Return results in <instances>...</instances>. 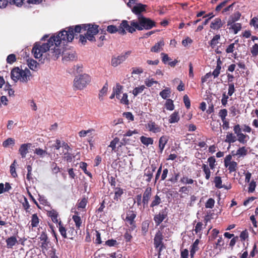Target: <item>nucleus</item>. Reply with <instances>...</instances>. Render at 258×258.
Returning <instances> with one entry per match:
<instances>
[{"label": "nucleus", "mask_w": 258, "mask_h": 258, "mask_svg": "<svg viewBox=\"0 0 258 258\" xmlns=\"http://www.w3.org/2000/svg\"><path fill=\"white\" fill-rule=\"evenodd\" d=\"M255 182L254 181H251L249 183L248 191L250 193L253 192L255 190Z\"/></svg>", "instance_id": "63"}, {"label": "nucleus", "mask_w": 258, "mask_h": 258, "mask_svg": "<svg viewBox=\"0 0 258 258\" xmlns=\"http://www.w3.org/2000/svg\"><path fill=\"white\" fill-rule=\"evenodd\" d=\"M31 222L32 227H36L37 226L39 223V219L36 214H34L32 215Z\"/></svg>", "instance_id": "44"}, {"label": "nucleus", "mask_w": 258, "mask_h": 258, "mask_svg": "<svg viewBox=\"0 0 258 258\" xmlns=\"http://www.w3.org/2000/svg\"><path fill=\"white\" fill-rule=\"evenodd\" d=\"M228 94L231 96L235 92V89L233 83H228Z\"/></svg>", "instance_id": "49"}, {"label": "nucleus", "mask_w": 258, "mask_h": 258, "mask_svg": "<svg viewBox=\"0 0 258 258\" xmlns=\"http://www.w3.org/2000/svg\"><path fill=\"white\" fill-rule=\"evenodd\" d=\"M31 146V144H24L20 146L19 152L22 158H25L28 152V149L30 148Z\"/></svg>", "instance_id": "20"}, {"label": "nucleus", "mask_w": 258, "mask_h": 258, "mask_svg": "<svg viewBox=\"0 0 258 258\" xmlns=\"http://www.w3.org/2000/svg\"><path fill=\"white\" fill-rule=\"evenodd\" d=\"M241 16V14L239 12H236L230 16L228 21V25H232L235 22L238 21Z\"/></svg>", "instance_id": "26"}, {"label": "nucleus", "mask_w": 258, "mask_h": 258, "mask_svg": "<svg viewBox=\"0 0 258 258\" xmlns=\"http://www.w3.org/2000/svg\"><path fill=\"white\" fill-rule=\"evenodd\" d=\"M153 172L150 169H146L144 175L147 176L148 178L146 179L147 182H150L153 177Z\"/></svg>", "instance_id": "59"}, {"label": "nucleus", "mask_w": 258, "mask_h": 258, "mask_svg": "<svg viewBox=\"0 0 258 258\" xmlns=\"http://www.w3.org/2000/svg\"><path fill=\"white\" fill-rule=\"evenodd\" d=\"M91 81V77L86 74H81L76 76L73 81V87L75 90H82L90 84Z\"/></svg>", "instance_id": "6"}, {"label": "nucleus", "mask_w": 258, "mask_h": 258, "mask_svg": "<svg viewBox=\"0 0 258 258\" xmlns=\"http://www.w3.org/2000/svg\"><path fill=\"white\" fill-rule=\"evenodd\" d=\"M171 93L170 89L169 88H166L160 92V96L164 99H167L170 97Z\"/></svg>", "instance_id": "30"}, {"label": "nucleus", "mask_w": 258, "mask_h": 258, "mask_svg": "<svg viewBox=\"0 0 258 258\" xmlns=\"http://www.w3.org/2000/svg\"><path fill=\"white\" fill-rule=\"evenodd\" d=\"M202 226L203 224L202 222H198L195 226V228L194 231H195L196 234H198L199 233H201L202 230Z\"/></svg>", "instance_id": "64"}, {"label": "nucleus", "mask_w": 258, "mask_h": 258, "mask_svg": "<svg viewBox=\"0 0 258 258\" xmlns=\"http://www.w3.org/2000/svg\"><path fill=\"white\" fill-rule=\"evenodd\" d=\"M221 69V62L218 61L217 65L216 68L213 71L212 74H211V75H213L215 78H217L220 73Z\"/></svg>", "instance_id": "40"}, {"label": "nucleus", "mask_w": 258, "mask_h": 258, "mask_svg": "<svg viewBox=\"0 0 258 258\" xmlns=\"http://www.w3.org/2000/svg\"><path fill=\"white\" fill-rule=\"evenodd\" d=\"M105 244L107 245H108L110 247H111V246H114L116 245L117 244V242L116 240L111 239H109V240H107L105 242Z\"/></svg>", "instance_id": "62"}, {"label": "nucleus", "mask_w": 258, "mask_h": 258, "mask_svg": "<svg viewBox=\"0 0 258 258\" xmlns=\"http://www.w3.org/2000/svg\"><path fill=\"white\" fill-rule=\"evenodd\" d=\"M15 144V140L13 138H9L3 143V146L5 148H7L10 145H14Z\"/></svg>", "instance_id": "45"}, {"label": "nucleus", "mask_w": 258, "mask_h": 258, "mask_svg": "<svg viewBox=\"0 0 258 258\" xmlns=\"http://www.w3.org/2000/svg\"><path fill=\"white\" fill-rule=\"evenodd\" d=\"M140 140L142 144L147 146L149 145H152L153 144V140L152 138H148L144 136H142L140 138Z\"/></svg>", "instance_id": "28"}, {"label": "nucleus", "mask_w": 258, "mask_h": 258, "mask_svg": "<svg viewBox=\"0 0 258 258\" xmlns=\"http://www.w3.org/2000/svg\"><path fill=\"white\" fill-rule=\"evenodd\" d=\"M58 229L60 233L62 235V236L64 238L67 237V233H66V230L65 228L62 226L61 224V221H59L58 223Z\"/></svg>", "instance_id": "48"}, {"label": "nucleus", "mask_w": 258, "mask_h": 258, "mask_svg": "<svg viewBox=\"0 0 258 258\" xmlns=\"http://www.w3.org/2000/svg\"><path fill=\"white\" fill-rule=\"evenodd\" d=\"M237 140V137L231 133H228L225 142L229 144L233 143Z\"/></svg>", "instance_id": "27"}, {"label": "nucleus", "mask_w": 258, "mask_h": 258, "mask_svg": "<svg viewBox=\"0 0 258 258\" xmlns=\"http://www.w3.org/2000/svg\"><path fill=\"white\" fill-rule=\"evenodd\" d=\"M108 91V86L107 84L103 87V88L100 91L99 94V98L100 100H103V96L106 94Z\"/></svg>", "instance_id": "39"}, {"label": "nucleus", "mask_w": 258, "mask_h": 258, "mask_svg": "<svg viewBox=\"0 0 258 258\" xmlns=\"http://www.w3.org/2000/svg\"><path fill=\"white\" fill-rule=\"evenodd\" d=\"M30 76L31 73L28 69L22 70L19 67L14 68L11 73V78L15 82L19 80L26 83L30 79Z\"/></svg>", "instance_id": "4"}, {"label": "nucleus", "mask_w": 258, "mask_h": 258, "mask_svg": "<svg viewBox=\"0 0 258 258\" xmlns=\"http://www.w3.org/2000/svg\"><path fill=\"white\" fill-rule=\"evenodd\" d=\"M6 242L8 248H13V246L18 243V240L16 236H12L7 238Z\"/></svg>", "instance_id": "22"}, {"label": "nucleus", "mask_w": 258, "mask_h": 258, "mask_svg": "<svg viewBox=\"0 0 258 258\" xmlns=\"http://www.w3.org/2000/svg\"><path fill=\"white\" fill-rule=\"evenodd\" d=\"M132 51L129 50L124 53L120 54L117 56H113L111 58V64L112 66L116 67L124 62L129 55L131 54Z\"/></svg>", "instance_id": "8"}, {"label": "nucleus", "mask_w": 258, "mask_h": 258, "mask_svg": "<svg viewBox=\"0 0 258 258\" xmlns=\"http://www.w3.org/2000/svg\"><path fill=\"white\" fill-rule=\"evenodd\" d=\"M123 194V189L120 187H115L114 189V200L118 201L120 197Z\"/></svg>", "instance_id": "31"}, {"label": "nucleus", "mask_w": 258, "mask_h": 258, "mask_svg": "<svg viewBox=\"0 0 258 258\" xmlns=\"http://www.w3.org/2000/svg\"><path fill=\"white\" fill-rule=\"evenodd\" d=\"M167 217V208L161 210L158 214L154 216V220L157 226L159 225Z\"/></svg>", "instance_id": "12"}, {"label": "nucleus", "mask_w": 258, "mask_h": 258, "mask_svg": "<svg viewBox=\"0 0 258 258\" xmlns=\"http://www.w3.org/2000/svg\"><path fill=\"white\" fill-rule=\"evenodd\" d=\"M214 182L215 183V186L216 187L218 188H221L223 187V186L222 185V179L219 176H216L214 178Z\"/></svg>", "instance_id": "43"}, {"label": "nucleus", "mask_w": 258, "mask_h": 258, "mask_svg": "<svg viewBox=\"0 0 258 258\" xmlns=\"http://www.w3.org/2000/svg\"><path fill=\"white\" fill-rule=\"evenodd\" d=\"M52 46H53V43L49 38L46 43L36 42L33 47L32 52L36 58H40L44 56L47 59L46 52L49 51L50 48Z\"/></svg>", "instance_id": "2"}, {"label": "nucleus", "mask_w": 258, "mask_h": 258, "mask_svg": "<svg viewBox=\"0 0 258 258\" xmlns=\"http://www.w3.org/2000/svg\"><path fill=\"white\" fill-rule=\"evenodd\" d=\"M84 31L87 30L86 36L88 40L90 41L95 40L94 35L98 32V26L92 24H83Z\"/></svg>", "instance_id": "7"}, {"label": "nucleus", "mask_w": 258, "mask_h": 258, "mask_svg": "<svg viewBox=\"0 0 258 258\" xmlns=\"http://www.w3.org/2000/svg\"><path fill=\"white\" fill-rule=\"evenodd\" d=\"M220 39V35L217 34L214 36L212 39L209 42L210 46L212 48H214L219 43V40Z\"/></svg>", "instance_id": "33"}, {"label": "nucleus", "mask_w": 258, "mask_h": 258, "mask_svg": "<svg viewBox=\"0 0 258 258\" xmlns=\"http://www.w3.org/2000/svg\"><path fill=\"white\" fill-rule=\"evenodd\" d=\"M83 26V24L82 25H77L75 27L74 26V36L77 35L78 33H81L82 31L84 30V28Z\"/></svg>", "instance_id": "46"}, {"label": "nucleus", "mask_w": 258, "mask_h": 258, "mask_svg": "<svg viewBox=\"0 0 258 258\" xmlns=\"http://www.w3.org/2000/svg\"><path fill=\"white\" fill-rule=\"evenodd\" d=\"M248 153V148L245 147L239 148L234 153V151L232 152L233 156H236L238 158L244 157Z\"/></svg>", "instance_id": "17"}, {"label": "nucleus", "mask_w": 258, "mask_h": 258, "mask_svg": "<svg viewBox=\"0 0 258 258\" xmlns=\"http://www.w3.org/2000/svg\"><path fill=\"white\" fill-rule=\"evenodd\" d=\"M145 89V86L144 85H141L140 86L136 87L133 90V94L135 97L137 96L138 95L142 93L144 90Z\"/></svg>", "instance_id": "35"}, {"label": "nucleus", "mask_w": 258, "mask_h": 258, "mask_svg": "<svg viewBox=\"0 0 258 258\" xmlns=\"http://www.w3.org/2000/svg\"><path fill=\"white\" fill-rule=\"evenodd\" d=\"M180 119L179 115L178 112L174 111L172 113L168 119V121L170 123H174L177 122Z\"/></svg>", "instance_id": "25"}, {"label": "nucleus", "mask_w": 258, "mask_h": 258, "mask_svg": "<svg viewBox=\"0 0 258 258\" xmlns=\"http://www.w3.org/2000/svg\"><path fill=\"white\" fill-rule=\"evenodd\" d=\"M229 95L228 94H226V92H224L222 94V97L221 99V103L222 105L225 106L227 104L228 99L229 98Z\"/></svg>", "instance_id": "53"}, {"label": "nucleus", "mask_w": 258, "mask_h": 258, "mask_svg": "<svg viewBox=\"0 0 258 258\" xmlns=\"http://www.w3.org/2000/svg\"><path fill=\"white\" fill-rule=\"evenodd\" d=\"M154 26H155V22L142 15L138 17V21L133 20L129 24V27H132L135 30V31L136 29L138 30H149Z\"/></svg>", "instance_id": "3"}, {"label": "nucleus", "mask_w": 258, "mask_h": 258, "mask_svg": "<svg viewBox=\"0 0 258 258\" xmlns=\"http://www.w3.org/2000/svg\"><path fill=\"white\" fill-rule=\"evenodd\" d=\"M247 136L242 133H240L237 136H236V137H237V140L240 143L243 144H244L247 142Z\"/></svg>", "instance_id": "42"}, {"label": "nucleus", "mask_w": 258, "mask_h": 258, "mask_svg": "<svg viewBox=\"0 0 258 258\" xmlns=\"http://www.w3.org/2000/svg\"><path fill=\"white\" fill-rule=\"evenodd\" d=\"M34 152L35 154L40 156L41 157H43L47 154V153L45 150H43L40 148L36 149Z\"/></svg>", "instance_id": "54"}, {"label": "nucleus", "mask_w": 258, "mask_h": 258, "mask_svg": "<svg viewBox=\"0 0 258 258\" xmlns=\"http://www.w3.org/2000/svg\"><path fill=\"white\" fill-rule=\"evenodd\" d=\"M232 156L227 155L224 158V166L228 168L229 173L235 172L238 168V164L234 161H231Z\"/></svg>", "instance_id": "9"}, {"label": "nucleus", "mask_w": 258, "mask_h": 258, "mask_svg": "<svg viewBox=\"0 0 258 258\" xmlns=\"http://www.w3.org/2000/svg\"><path fill=\"white\" fill-rule=\"evenodd\" d=\"M165 107L167 110L172 111L174 109V105L173 102L171 99H167L166 101L165 104Z\"/></svg>", "instance_id": "37"}, {"label": "nucleus", "mask_w": 258, "mask_h": 258, "mask_svg": "<svg viewBox=\"0 0 258 258\" xmlns=\"http://www.w3.org/2000/svg\"><path fill=\"white\" fill-rule=\"evenodd\" d=\"M215 204V200L212 198H210L205 204V207L206 208L212 209Z\"/></svg>", "instance_id": "50"}, {"label": "nucleus", "mask_w": 258, "mask_h": 258, "mask_svg": "<svg viewBox=\"0 0 258 258\" xmlns=\"http://www.w3.org/2000/svg\"><path fill=\"white\" fill-rule=\"evenodd\" d=\"M136 214L135 212L133 211H128L126 213V217L125 218V221L127 224V225L129 226L130 225V228L132 230H134L136 228V224L135 221V219L136 217Z\"/></svg>", "instance_id": "10"}, {"label": "nucleus", "mask_w": 258, "mask_h": 258, "mask_svg": "<svg viewBox=\"0 0 258 258\" xmlns=\"http://www.w3.org/2000/svg\"><path fill=\"white\" fill-rule=\"evenodd\" d=\"M50 38L56 46L60 45L61 43L64 44L71 42L74 38V26L66 28L65 30L60 31L56 35Z\"/></svg>", "instance_id": "1"}, {"label": "nucleus", "mask_w": 258, "mask_h": 258, "mask_svg": "<svg viewBox=\"0 0 258 258\" xmlns=\"http://www.w3.org/2000/svg\"><path fill=\"white\" fill-rule=\"evenodd\" d=\"M76 58V53L74 51H68L63 54V59L65 61L74 60Z\"/></svg>", "instance_id": "21"}, {"label": "nucleus", "mask_w": 258, "mask_h": 258, "mask_svg": "<svg viewBox=\"0 0 258 258\" xmlns=\"http://www.w3.org/2000/svg\"><path fill=\"white\" fill-rule=\"evenodd\" d=\"M145 83L147 86L150 87L152 86L154 84H157L156 81H154L153 79H147L145 80Z\"/></svg>", "instance_id": "61"}, {"label": "nucleus", "mask_w": 258, "mask_h": 258, "mask_svg": "<svg viewBox=\"0 0 258 258\" xmlns=\"http://www.w3.org/2000/svg\"><path fill=\"white\" fill-rule=\"evenodd\" d=\"M146 7V5H143L141 3L136 4V5L132 8V11L135 14L139 15V16L142 12L145 11Z\"/></svg>", "instance_id": "15"}, {"label": "nucleus", "mask_w": 258, "mask_h": 258, "mask_svg": "<svg viewBox=\"0 0 258 258\" xmlns=\"http://www.w3.org/2000/svg\"><path fill=\"white\" fill-rule=\"evenodd\" d=\"M227 115V110L226 109H221L219 112V116L221 120L226 119V117Z\"/></svg>", "instance_id": "57"}, {"label": "nucleus", "mask_w": 258, "mask_h": 258, "mask_svg": "<svg viewBox=\"0 0 258 258\" xmlns=\"http://www.w3.org/2000/svg\"><path fill=\"white\" fill-rule=\"evenodd\" d=\"M250 25L258 29V16L253 17L250 21Z\"/></svg>", "instance_id": "60"}, {"label": "nucleus", "mask_w": 258, "mask_h": 258, "mask_svg": "<svg viewBox=\"0 0 258 258\" xmlns=\"http://www.w3.org/2000/svg\"><path fill=\"white\" fill-rule=\"evenodd\" d=\"M208 162L209 163V166L210 167V169L212 170L214 169L215 168L216 164V159L214 156L210 157L208 159Z\"/></svg>", "instance_id": "47"}, {"label": "nucleus", "mask_w": 258, "mask_h": 258, "mask_svg": "<svg viewBox=\"0 0 258 258\" xmlns=\"http://www.w3.org/2000/svg\"><path fill=\"white\" fill-rule=\"evenodd\" d=\"M39 239L41 242V247L42 249H47L48 245V240L46 234L44 232H42L40 236Z\"/></svg>", "instance_id": "14"}, {"label": "nucleus", "mask_w": 258, "mask_h": 258, "mask_svg": "<svg viewBox=\"0 0 258 258\" xmlns=\"http://www.w3.org/2000/svg\"><path fill=\"white\" fill-rule=\"evenodd\" d=\"M164 45L163 40H160L156 43L151 49V51L154 52H158L163 49V47Z\"/></svg>", "instance_id": "23"}, {"label": "nucleus", "mask_w": 258, "mask_h": 258, "mask_svg": "<svg viewBox=\"0 0 258 258\" xmlns=\"http://www.w3.org/2000/svg\"><path fill=\"white\" fill-rule=\"evenodd\" d=\"M202 168L205 174V178L209 180L211 176V171L207 165L203 164Z\"/></svg>", "instance_id": "32"}, {"label": "nucleus", "mask_w": 258, "mask_h": 258, "mask_svg": "<svg viewBox=\"0 0 258 258\" xmlns=\"http://www.w3.org/2000/svg\"><path fill=\"white\" fill-rule=\"evenodd\" d=\"M223 26V23L221 19L219 18H215L212 21L210 25V28L213 30H218Z\"/></svg>", "instance_id": "18"}, {"label": "nucleus", "mask_w": 258, "mask_h": 258, "mask_svg": "<svg viewBox=\"0 0 258 258\" xmlns=\"http://www.w3.org/2000/svg\"><path fill=\"white\" fill-rule=\"evenodd\" d=\"M151 187H147L146 190H145L143 196V200H142V203L144 205V206H146L148 205L149 201L151 198Z\"/></svg>", "instance_id": "16"}, {"label": "nucleus", "mask_w": 258, "mask_h": 258, "mask_svg": "<svg viewBox=\"0 0 258 258\" xmlns=\"http://www.w3.org/2000/svg\"><path fill=\"white\" fill-rule=\"evenodd\" d=\"M161 203V200L159 196L156 195L151 203L150 207L153 208L156 206L159 205Z\"/></svg>", "instance_id": "38"}, {"label": "nucleus", "mask_w": 258, "mask_h": 258, "mask_svg": "<svg viewBox=\"0 0 258 258\" xmlns=\"http://www.w3.org/2000/svg\"><path fill=\"white\" fill-rule=\"evenodd\" d=\"M180 181L183 184H192L194 180L191 178H188L187 176H183L181 178Z\"/></svg>", "instance_id": "55"}, {"label": "nucleus", "mask_w": 258, "mask_h": 258, "mask_svg": "<svg viewBox=\"0 0 258 258\" xmlns=\"http://www.w3.org/2000/svg\"><path fill=\"white\" fill-rule=\"evenodd\" d=\"M125 30L131 33L135 32V30L132 27H129V23L126 20H122L118 28L112 25H109L107 28V31L110 33L118 32L119 34L122 35L126 34Z\"/></svg>", "instance_id": "5"}, {"label": "nucleus", "mask_w": 258, "mask_h": 258, "mask_svg": "<svg viewBox=\"0 0 258 258\" xmlns=\"http://www.w3.org/2000/svg\"><path fill=\"white\" fill-rule=\"evenodd\" d=\"M250 52L253 56H256L258 55V44H255L251 48Z\"/></svg>", "instance_id": "56"}, {"label": "nucleus", "mask_w": 258, "mask_h": 258, "mask_svg": "<svg viewBox=\"0 0 258 258\" xmlns=\"http://www.w3.org/2000/svg\"><path fill=\"white\" fill-rule=\"evenodd\" d=\"M168 141V137L167 136H162L159 140V147L161 153L164 149L165 146Z\"/></svg>", "instance_id": "24"}, {"label": "nucleus", "mask_w": 258, "mask_h": 258, "mask_svg": "<svg viewBox=\"0 0 258 258\" xmlns=\"http://www.w3.org/2000/svg\"><path fill=\"white\" fill-rule=\"evenodd\" d=\"M61 53V50L59 48L58 45L56 46L54 43H53V46L50 48L48 52L47 53L48 57L47 59L50 58L53 59H56L58 58Z\"/></svg>", "instance_id": "11"}, {"label": "nucleus", "mask_w": 258, "mask_h": 258, "mask_svg": "<svg viewBox=\"0 0 258 258\" xmlns=\"http://www.w3.org/2000/svg\"><path fill=\"white\" fill-rule=\"evenodd\" d=\"M199 243V240L198 239H196L194 243L191 245V248L190 251V255L191 257H193L196 251L198 249V244Z\"/></svg>", "instance_id": "29"}, {"label": "nucleus", "mask_w": 258, "mask_h": 258, "mask_svg": "<svg viewBox=\"0 0 258 258\" xmlns=\"http://www.w3.org/2000/svg\"><path fill=\"white\" fill-rule=\"evenodd\" d=\"M163 236L160 231L156 233L154 239V243L155 246L157 248L162 245Z\"/></svg>", "instance_id": "19"}, {"label": "nucleus", "mask_w": 258, "mask_h": 258, "mask_svg": "<svg viewBox=\"0 0 258 258\" xmlns=\"http://www.w3.org/2000/svg\"><path fill=\"white\" fill-rule=\"evenodd\" d=\"M146 127L149 132L154 134L160 133L162 130V127L160 125L153 121H149L146 125Z\"/></svg>", "instance_id": "13"}, {"label": "nucleus", "mask_w": 258, "mask_h": 258, "mask_svg": "<svg viewBox=\"0 0 258 258\" xmlns=\"http://www.w3.org/2000/svg\"><path fill=\"white\" fill-rule=\"evenodd\" d=\"M49 216L51 217V220L53 222L59 223V221H58V219L57 218L58 214L55 211H50L49 212Z\"/></svg>", "instance_id": "41"}, {"label": "nucleus", "mask_w": 258, "mask_h": 258, "mask_svg": "<svg viewBox=\"0 0 258 258\" xmlns=\"http://www.w3.org/2000/svg\"><path fill=\"white\" fill-rule=\"evenodd\" d=\"M119 139L118 138H115L111 142L109 147L112 148V150H115L116 146L118 143Z\"/></svg>", "instance_id": "58"}, {"label": "nucleus", "mask_w": 258, "mask_h": 258, "mask_svg": "<svg viewBox=\"0 0 258 258\" xmlns=\"http://www.w3.org/2000/svg\"><path fill=\"white\" fill-rule=\"evenodd\" d=\"M231 26V28L233 29L234 33L236 34L241 28V25L240 23H233Z\"/></svg>", "instance_id": "52"}, {"label": "nucleus", "mask_w": 258, "mask_h": 258, "mask_svg": "<svg viewBox=\"0 0 258 258\" xmlns=\"http://www.w3.org/2000/svg\"><path fill=\"white\" fill-rule=\"evenodd\" d=\"M72 219L75 223L76 228L77 229H79L82 223L80 217L78 215H74Z\"/></svg>", "instance_id": "36"}, {"label": "nucleus", "mask_w": 258, "mask_h": 258, "mask_svg": "<svg viewBox=\"0 0 258 258\" xmlns=\"http://www.w3.org/2000/svg\"><path fill=\"white\" fill-rule=\"evenodd\" d=\"M7 62L8 63L12 64L16 60V57L14 54H9L7 58Z\"/></svg>", "instance_id": "51"}, {"label": "nucleus", "mask_w": 258, "mask_h": 258, "mask_svg": "<svg viewBox=\"0 0 258 258\" xmlns=\"http://www.w3.org/2000/svg\"><path fill=\"white\" fill-rule=\"evenodd\" d=\"M27 63L28 66L29 67V68L33 71H35L36 70L37 68L38 63L37 61L34 59H28L27 60Z\"/></svg>", "instance_id": "34"}]
</instances>
